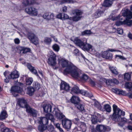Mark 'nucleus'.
Instances as JSON below:
<instances>
[{
    "instance_id": "nucleus-42",
    "label": "nucleus",
    "mask_w": 132,
    "mask_h": 132,
    "mask_svg": "<svg viewBox=\"0 0 132 132\" xmlns=\"http://www.w3.org/2000/svg\"><path fill=\"white\" fill-rule=\"evenodd\" d=\"M76 106L78 109L81 111H82L84 109L83 105L80 103L79 102L76 105Z\"/></svg>"
},
{
    "instance_id": "nucleus-33",
    "label": "nucleus",
    "mask_w": 132,
    "mask_h": 132,
    "mask_svg": "<svg viewBox=\"0 0 132 132\" xmlns=\"http://www.w3.org/2000/svg\"><path fill=\"white\" fill-rule=\"evenodd\" d=\"M81 17V16H77L76 15L73 17L70 18L69 19L70 20H72L74 21L77 22L80 20Z\"/></svg>"
},
{
    "instance_id": "nucleus-56",
    "label": "nucleus",
    "mask_w": 132,
    "mask_h": 132,
    "mask_svg": "<svg viewBox=\"0 0 132 132\" xmlns=\"http://www.w3.org/2000/svg\"><path fill=\"white\" fill-rule=\"evenodd\" d=\"M96 118V116H95V118H94H94H92L91 120L92 122L94 124L96 123L97 122V120Z\"/></svg>"
},
{
    "instance_id": "nucleus-15",
    "label": "nucleus",
    "mask_w": 132,
    "mask_h": 132,
    "mask_svg": "<svg viewBox=\"0 0 132 132\" xmlns=\"http://www.w3.org/2000/svg\"><path fill=\"white\" fill-rule=\"evenodd\" d=\"M27 68L32 73L36 76L39 77L37 71L34 67H32L30 64L29 63L27 64Z\"/></svg>"
},
{
    "instance_id": "nucleus-55",
    "label": "nucleus",
    "mask_w": 132,
    "mask_h": 132,
    "mask_svg": "<svg viewBox=\"0 0 132 132\" xmlns=\"http://www.w3.org/2000/svg\"><path fill=\"white\" fill-rule=\"evenodd\" d=\"M14 42L16 44H19L20 43V40L18 38H16L14 40Z\"/></svg>"
},
{
    "instance_id": "nucleus-40",
    "label": "nucleus",
    "mask_w": 132,
    "mask_h": 132,
    "mask_svg": "<svg viewBox=\"0 0 132 132\" xmlns=\"http://www.w3.org/2000/svg\"><path fill=\"white\" fill-rule=\"evenodd\" d=\"M53 50L55 51L58 52L60 50V47L58 45L56 44H54L52 46Z\"/></svg>"
},
{
    "instance_id": "nucleus-10",
    "label": "nucleus",
    "mask_w": 132,
    "mask_h": 132,
    "mask_svg": "<svg viewBox=\"0 0 132 132\" xmlns=\"http://www.w3.org/2000/svg\"><path fill=\"white\" fill-rule=\"evenodd\" d=\"M60 88L61 90H64L68 92L69 90L70 87L68 84L63 81H62L60 85Z\"/></svg>"
},
{
    "instance_id": "nucleus-29",
    "label": "nucleus",
    "mask_w": 132,
    "mask_h": 132,
    "mask_svg": "<svg viewBox=\"0 0 132 132\" xmlns=\"http://www.w3.org/2000/svg\"><path fill=\"white\" fill-rule=\"evenodd\" d=\"M108 81L109 83V85L112 86H114L115 84H118L119 82L118 80L115 79L109 80Z\"/></svg>"
},
{
    "instance_id": "nucleus-9",
    "label": "nucleus",
    "mask_w": 132,
    "mask_h": 132,
    "mask_svg": "<svg viewBox=\"0 0 132 132\" xmlns=\"http://www.w3.org/2000/svg\"><path fill=\"white\" fill-rule=\"evenodd\" d=\"M18 104L20 107L22 108H25L26 109L29 106L27 104V102L26 100L23 98L19 99L18 101Z\"/></svg>"
},
{
    "instance_id": "nucleus-52",
    "label": "nucleus",
    "mask_w": 132,
    "mask_h": 132,
    "mask_svg": "<svg viewBox=\"0 0 132 132\" xmlns=\"http://www.w3.org/2000/svg\"><path fill=\"white\" fill-rule=\"evenodd\" d=\"M117 31L118 34L120 35L122 34L123 33V29L120 28H118L117 29Z\"/></svg>"
},
{
    "instance_id": "nucleus-47",
    "label": "nucleus",
    "mask_w": 132,
    "mask_h": 132,
    "mask_svg": "<svg viewBox=\"0 0 132 132\" xmlns=\"http://www.w3.org/2000/svg\"><path fill=\"white\" fill-rule=\"evenodd\" d=\"M125 86L126 88L130 89L132 88V82H126Z\"/></svg>"
},
{
    "instance_id": "nucleus-20",
    "label": "nucleus",
    "mask_w": 132,
    "mask_h": 132,
    "mask_svg": "<svg viewBox=\"0 0 132 132\" xmlns=\"http://www.w3.org/2000/svg\"><path fill=\"white\" fill-rule=\"evenodd\" d=\"M92 46L89 44L84 43L82 49L84 51H91L92 50Z\"/></svg>"
},
{
    "instance_id": "nucleus-62",
    "label": "nucleus",
    "mask_w": 132,
    "mask_h": 132,
    "mask_svg": "<svg viewBox=\"0 0 132 132\" xmlns=\"http://www.w3.org/2000/svg\"><path fill=\"white\" fill-rule=\"evenodd\" d=\"M52 37L54 39V40L55 42H57V38H55L54 36H52Z\"/></svg>"
},
{
    "instance_id": "nucleus-24",
    "label": "nucleus",
    "mask_w": 132,
    "mask_h": 132,
    "mask_svg": "<svg viewBox=\"0 0 132 132\" xmlns=\"http://www.w3.org/2000/svg\"><path fill=\"white\" fill-rule=\"evenodd\" d=\"M11 78L12 79L18 78L19 77V75L18 72L16 70L12 72L10 75Z\"/></svg>"
},
{
    "instance_id": "nucleus-7",
    "label": "nucleus",
    "mask_w": 132,
    "mask_h": 132,
    "mask_svg": "<svg viewBox=\"0 0 132 132\" xmlns=\"http://www.w3.org/2000/svg\"><path fill=\"white\" fill-rule=\"evenodd\" d=\"M56 56L53 52L51 53L50 57L48 59V62L49 64L54 66L56 63Z\"/></svg>"
},
{
    "instance_id": "nucleus-8",
    "label": "nucleus",
    "mask_w": 132,
    "mask_h": 132,
    "mask_svg": "<svg viewBox=\"0 0 132 132\" xmlns=\"http://www.w3.org/2000/svg\"><path fill=\"white\" fill-rule=\"evenodd\" d=\"M25 11L27 13L32 15H36L37 14V10L32 6L26 8Z\"/></svg>"
},
{
    "instance_id": "nucleus-41",
    "label": "nucleus",
    "mask_w": 132,
    "mask_h": 132,
    "mask_svg": "<svg viewBox=\"0 0 132 132\" xmlns=\"http://www.w3.org/2000/svg\"><path fill=\"white\" fill-rule=\"evenodd\" d=\"M33 81V79L31 78H27L26 79V84L27 85H30Z\"/></svg>"
},
{
    "instance_id": "nucleus-38",
    "label": "nucleus",
    "mask_w": 132,
    "mask_h": 132,
    "mask_svg": "<svg viewBox=\"0 0 132 132\" xmlns=\"http://www.w3.org/2000/svg\"><path fill=\"white\" fill-rule=\"evenodd\" d=\"M131 19H126L124 20V24H126L128 26H130L132 24V20H130Z\"/></svg>"
},
{
    "instance_id": "nucleus-17",
    "label": "nucleus",
    "mask_w": 132,
    "mask_h": 132,
    "mask_svg": "<svg viewBox=\"0 0 132 132\" xmlns=\"http://www.w3.org/2000/svg\"><path fill=\"white\" fill-rule=\"evenodd\" d=\"M11 90L12 92L20 93L23 91V89L22 88L20 87L19 86H16L12 87Z\"/></svg>"
},
{
    "instance_id": "nucleus-11",
    "label": "nucleus",
    "mask_w": 132,
    "mask_h": 132,
    "mask_svg": "<svg viewBox=\"0 0 132 132\" xmlns=\"http://www.w3.org/2000/svg\"><path fill=\"white\" fill-rule=\"evenodd\" d=\"M122 15L124 16H126V19L132 18V12L127 9L122 11Z\"/></svg>"
},
{
    "instance_id": "nucleus-49",
    "label": "nucleus",
    "mask_w": 132,
    "mask_h": 132,
    "mask_svg": "<svg viewBox=\"0 0 132 132\" xmlns=\"http://www.w3.org/2000/svg\"><path fill=\"white\" fill-rule=\"evenodd\" d=\"M124 21H117L115 22V25L117 26H119L121 25L124 24Z\"/></svg>"
},
{
    "instance_id": "nucleus-61",
    "label": "nucleus",
    "mask_w": 132,
    "mask_h": 132,
    "mask_svg": "<svg viewBox=\"0 0 132 132\" xmlns=\"http://www.w3.org/2000/svg\"><path fill=\"white\" fill-rule=\"evenodd\" d=\"M128 37L131 39H132V34L129 33L128 35Z\"/></svg>"
},
{
    "instance_id": "nucleus-37",
    "label": "nucleus",
    "mask_w": 132,
    "mask_h": 132,
    "mask_svg": "<svg viewBox=\"0 0 132 132\" xmlns=\"http://www.w3.org/2000/svg\"><path fill=\"white\" fill-rule=\"evenodd\" d=\"M33 87L36 90H38L40 87V84L37 82H34L33 84Z\"/></svg>"
},
{
    "instance_id": "nucleus-13",
    "label": "nucleus",
    "mask_w": 132,
    "mask_h": 132,
    "mask_svg": "<svg viewBox=\"0 0 132 132\" xmlns=\"http://www.w3.org/2000/svg\"><path fill=\"white\" fill-rule=\"evenodd\" d=\"M102 56L103 58L110 60L112 58V54L109 51H106L103 53Z\"/></svg>"
},
{
    "instance_id": "nucleus-53",
    "label": "nucleus",
    "mask_w": 132,
    "mask_h": 132,
    "mask_svg": "<svg viewBox=\"0 0 132 132\" xmlns=\"http://www.w3.org/2000/svg\"><path fill=\"white\" fill-rule=\"evenodd\" d=\"M121 17L118 16L116 17H113L111 19L113 21H114L115 20H117L118 19H119V20H122L123 19L122 18H121Z\"/></svg>"
},
{
    "instance_id": "nucleus-50",
    "label": "nucleus",
    "mask_w": 132,
    "mask_h": 132,
    "mask_svg": "<svg viewBox=\"0 0 132 132\" xmlns=\"http://www.w3.org/2000/svg\"><path fill=\"white\" fill-rule=\"evenodd\" d=\"M73 53L76 56L79 55V51L78 49H76L74 50Z\"/></svg>"
},
{
    "instance_id": "nucleus-51",
    "label": "nucleus",
    "mask_w": 132,
    "mask_h": 132,
    "mask_svg": "<svg viewBox=\"0 0 132 132\" xmlns=\"http://www.w3.org/2000/svg\"><path fill=\"white\" fill-rule=\"evenodd\" d=\"M102 12L99 10H98L95 13V15L96 16V18H98L101 16Z\"/></svg>"
},
{
    "instance_id": "nucleus-1",
    "label": "nucleus",
    "mask_w": 132,
    "mask_h": 132,
    "mask_svg": "<svg viewBox=\"0 0 132 132\" xmlns=\"http://www.w3.org/2000/svg\"><path fill=\"white\" fill-rule=\"evenodd\" d=\"M59 63L63 68H66L63 71V73L64 75L70 74L73 77L77 78L79 75V72L78 71L77 68L72 63L68 64V61L63 59L58 60Z\"/></svg>"
},
{
    "instance_id": "nucleus-64",
    "label": "nucleus",
    "mask_w": 132,
    "mask_h": 132,
    "mask_svg": "<svg viewBox=\"0 0 132 132\" xmlns=\"http://www.w3.org/2000/svg\"><path fill=\"white\" fill-rule=\"evenodd\" d=\"M55 126L57 128V129H58L60 127V124L59 123H57L56 124Z\"/></svg>"
},
{
    "instance_id": "nucleus-58",
    "label": "nucleus",
    "mask_w": 132,
    "mask_h": 132,
    "mask_svg": "<svg viewBox=\"0 0 132 132\" xmlns=\"http://www.w3.org/2000/svg\"><path fill=\"white\" fill-rule=\"evenodd\" d=\"M126 96H128L129 98H132V93H129L127 94Z\"/></svg>"
},
{
    "instance_id": "nucleus-28",
    "label": "nucleus",
    "mask_w": 132,
    "mask_h": 132,
    "mask_svg": "<svg viewBox=\"0 0 132 132\" xmlns=\"http://www.w3.org/2000/svg\"><path fill=\"white\" fill-rule=\"evenodd\" d=\"M78 72H79V76L77 78L74 77L76 78H79L82 80L84 81H86L88 78V77L87 75L86 74H83L81 76H80L81 73L80 72L78 69Z\"/></svg>"
},
{
    "instance_id": "nucleus-27",
    "label": "nucleus",
    "mask_w": 132,
    "mask_h": 132,
    "mask_svg": "<svg viewBox=\"0 0 132 132\" xmlns=\"http://www.w3.org/2000/svg\"><path fill=\"white\" fill-rule=\"evenodd\" d=\"M8 115L6 111L5 110L2 111L0 114V120L5 119L7 117Z\"/></svg>"
},
{
    "instance_id": "nucleus-45",
    "label": "nucleus",
    "mask_w": 132,
    "mask_h": 132,
    "mask_svg": "<svg viewBox=\"0 0 132 132\" xmlns=\"http://www.w3.org/2000/svg\"><path fill=\"white\" fill-rule=\"evenodd\" d=\"M92 33L90 30H86L82 32L81 33V35L83 36L85 35H89Z\"/></svg>"
},
{
    "instance_id": "nucleus-46",
    "label": "nucleus",
    "mask_w": 132,
    "mask_h": 132,
    "mask_svg": "<svg viewBox=\"0 0 132 132\" xmlns=\"http://www.w3.org/2000/svg\"><path fill=\"white\" fill-rule=\"evenodd\" d=\"M38 129L39 131L41 132L44 131L46 129V127H45L44 125H39L38 126Z\"/></svg>"
},
{
    "instance_id": "nucleus-48",
    "label": "nucleus",
    "mask_w": 132,
    "mask_h": 132,
    "mask_svg": "<svg viewBox=\"0 0 132 132\" xmlns=\"http://www.w3.org/2000/svg\"><path fill=\"white\" fill-rule=\"evenodd\" d=\"M48 131L51 132H52L54 130V128L52 125H50L46 127Z\"/></svg>"
},
{
    "instance_id": "nucleus-44",
    "label": "nucleus",
    "mask_w": 132,
    "mask_h": 132,
    "mask_svg": "<svg viewBox=\"0 0 132 132\" xmlns=\"http://www.w3.org/2000/svg\"><path fill=\"white\" fill-rule=\"evenodd\" d=\"M131 75L128 73H126L124 75V78L125 80H130V79Z\"/></svg>"
},
{
    "instance_id": "nucleus-2",
    "label": "nucleus",
    "mask_w": 132,
    "mask_h": 132,
    "mask_svg": "<svg viewBox=\"0 0 132 132\" xmlns=\"http://www.w3.org/2000/svg\"><path fill=\"white\" fill-rule=\"evenodd\" d=\"M113 112L111 118L113 121L116 122H119L121 119V117L125 115V112L121 110L115 104L113 105Z\"/></svg>"
},
{
    "instance_id": "nucleus-63",
    "label": "nucleus",
    "mask_w": 132,
    "mask_h": 132,
    "mask_svg": "<svg viewBox=\"0 0 132 132\" xmlns=\"http://www.w3.org/2000/svg\"><path fill=\"white\" fill-rule=\"evenodd\" d=\"M128 129L130 130H132V126L130 125H129L128 126Z\"/></svg>"
},
{
    "instance_id": "nucleus-35",
    "label": "nucleus",
    "mask_w": 132,
    "mask_h": 132,
    "mask_svg": "<svg viewBox=\"0 0 132 132\" xmlns=\"http://www.w3.org/2000/svg\"><path fill=\"white\" fill-rule=\"evenodd\" d=\"M28 92L30 96L32 95L34 93L35 91V89L32 87H29L28 88Z\"/></svg>"
},
{
    "instance_id": "nucleus-26",
    "label": "nucleus",
    "mask_w": 132,
    "mask_h": 132,
    "mask_svg": "<svg viewBox=\"0 0 132 132\" xmlns=\"http://www.w3.org/2000/svg\"><path fill=\"white\" fill-rule=\"evenodd\" d=\"M33 2V0H23L22 4L23 6L26 7L32 4Z\"/></svg>"
},
{
    "instance_id": "nucleus-4",
    "label": "nucleus",
    "mask_w": 132,
    "mask_h": 132,
    "mask_svg": "<svg viewBox=\"0 0 132 132\" xmlns=\"http://www.w3.org/2000/svg\"><path fill=\"white\" fill-rule=\"evenodd\" d=\"M28 38L31 43L35 45H36L38 43V39L34 33H29L28 34Z\"/></svg>"
},
{
    "instance_id": "nucleus-3",
    "label": "nucleus",
    "mask_w": 132,
    "mask_h": 132,
    "mask_svg": "<svg viewBox=\"0 0 132 132\" xmlns=\"http://www.w3.org/2000/svg\"><path fill=\"white\" fill-rule=\"evenodd\" d=\"M71 93L72 94L80 93L89 98H91L93 96L92 95L86 91L82 90H79V88L77 86H75L72 88Z\"/></svg>"
},
{
    "instance_id": "nucleus-12",
    "label": "nucleus",
    "mask_w": 132,
    "mask_h": 132,
    "mask_svg": "<svg viewBox=\"0 0 132 132\" xmlns=\"http://www.w3.org/2000/svg\"><path fill=\"white\" fill-rule=\"evenodd\" d=\"M27 108V109H26L27 112L29 113L30 115L32 116V117H36L37 114V111L34 109L31 108L29 106Z\"/></svg>"
},
{
    "instance_id": "nucleus-36",
    "label": "nucleus",
    "mask_w": 132,
    "mask_h": 132,
    "mask_svg": "<svg viewBox=\"0 0 132 132\" xmlns=\"http://www.w3.org/2000/svg\"><path fill=\"white\" fill-rule=\"evenodd\" d=\"M82 13V11L79 10H75L73 13L74 14L77 16H80V15H81Z\"/></svg>"
},
{
    "instance_id": "nucleus-30",
    "label": "nucleus",
    "mask_w": 132,
    "mask_h": 132,
    "mask_svg": "<svg viewBox=\"0 0 132 132\" xmlns=\"http://www.w3.org/2000/svg\"><path fill=\"white\" fill-rule=\"evenodd\" d=\"M55 116L57 119H62L65 117L62 114V113L61 112L59 111V112H55Z\"/></svg>"
},
{
    "instance_id": "nucleus-57",
    "label": "nucleus",
    "mask_w": 132,
    "mask_h": 132,
    "mask_svg": "<svg viewBox=\"0 0 132 132\" xmlns=\"http://www.w3.org/2000/svg\"><path fill=\"white\" fill-rule=\"evenodd\" d=\"M63 18L64 19H67L69 18V16L66 14L63 13Z\"/></svg>"
},
{
    "instance_id": "nucleus-25",
    "label": "nucleus",
    "mask_w": 132,
    "mask_h": 132,
    "mask_svg": "<svg viewBox=\"0 0 132 132\" xmlns=\"http://www.w3.org/2000/svg\"><path fill=\"white\" fill-rule=\"evenodd\" d=\"M71 101L72 103L76 105L78 103H79L80 102V100L78 97L73 96L71 99Z\"/></svg>"
},
{
    "instance_id": "nucleus-34",
    "label": "nucleus",
    "mask_w": 132,
    "mask_h": 132,
    "mask_svg": "<svg viewBox=\"0 0 132 132\" xmlns=\"http://www.w3.org/2000/svg\"><path fill=\"white\" fill-rule=\"evenodd\" d=\"M104 109L107 112L109 113L111 111V108L110 105L108 104H106L104 105Z\"/></svg>"
},
{
    "instance_id": "nucleus-16",
    "label": "nucleus",
    "mask_w": 132,
    "mask_h": 132,
    "mask_svg": "<svg viewBox=\"0 0 132 132\" xmlns=\"http://www.w3.org/2000/svg\"><path fill=\"white\" fill-rule=\"evenodd\" d=\"M0 132H14L13 130H10L6 128L2 122H0Z\"/></svg>"
},
{
    "instance_id": "nucleus-6",
    "label": "nucleus",
    "mask_w": 132,
    "mask_h": 132,
    "mask_svg": "<svg viewBox=\"0 0 132 132\" xmlns=\"http://www.w3.org/2000/svg\"><path fill=\"white\" fill-rule=\"evenodd\" d=\"M62 124L63 127L68 130L70 129L72 124L71 121L67 119H63L62 120Z\"/></svg>"
},
{
    "instance_id": "nucleus-31",
    "label": "nucleus",
    "mask_w": 132,
    "mask_h": 132,
    "mask_svg": "<svg viewBox=\"0 0 132 132\" xmlns=\"http://www.w3.org/2000/svg\"><path fill=\"white\" fill-rule=\"evenodd\" d=\"M46 117L48 120H50L51 121L54 123L55 119L54 118L53 116L51 114L48 113L46 115Z\"/></svg>"
},
{
    "instance_id": "nucleus-23",
    "label": "nucleus",
    "mask_w": 132,
    "mask_h": 132,
    "mask_svg": "<svg viewBox=\"0 0 132 132\" xmlns=\"http://www.w3.org/2000/svg\"><path fill=\"white\" fill-rule=\"evenodd\" d=\"M39 123L44 125H46L48 123V120L46 117L40 118L39 120Z\"/></svg>"
},
{
    "instance_id": "nucleus-14",
    "label": "nucleus",
    "mask_w": 132,
    "mask_h": 132,
    "mask_svg": "<svg viewBox=\"0 0 132 132\" xmlns=\"http://www.w3.org/2000/svg\"><path fill=\"white\" fill-rule=\"evenodd\" d=\"M112 91L116 94L119 95L126 96L127 94L125 91L120 90L118 89H113Z\"/></svg>"
},
{
    "instance_id": "nucleus-21",
    "label": "nucleus",
    "mask_w": 132,
    "mask_h": 132,
    "mask_svg": "<svg viewBox=\"0 0 132 132\" xmlns=\"http://www.w3.org/2000/svg\"><path fill=\"white\" fill-rule=\"evenodd\" d=\"M18 49L19 50L20 52L22 51V53L24 54L29 52L30 51V49L29 48L21 46H18Z\"/></svg>"
},
{
    "instance_id": "nucleus-60",
    "label": "nucleus",
    "mask_w": 132,
    "mask_h": 132,
    "mask_svg": "<svg viewBox=\"0 0 132 132\" xmlns=\"http://www.w3.org/2000/svg\"><path fill=\"white\" fill-rule=\"evenodd\" d=\"M62 11L64 12H66L67 11V8L66 6H64L62 7Z\"/></svg>"
},
{
    "instance_id": "nucleus-32",
    "label": "nucleus",
    "mask_w": 132,
    "mask_h": 132,
    "mask_svg": "<svg viewBox=\"0 0 132 132\" xmlns=\"http://www.w3.org/2000/svg\"><path fill=\"white\" fill-rule=\"evenodd\" d=\"M109 69L113 73L116 75H117L118 74V72L116 67L114 66L110 67H109Z\"/></svg>"
},
{
    "instance_id": "nucleus-22",
    "label": "nucleus",
    "mask_w": 132,
    "mask_h": 132,
    "mask_svg": "<svg viewBox=\"0 0 132 132\" xmlns=\"http://www.w3.org/2000/svg\"><path fill=\"white\" fill-rule=\"evenodd\" d=\"M74 42L78 46L81 48L84 43L80 39L77 38H75L74 40Z\"/></svg>"
},
{
    "instance_id": "nucleus-59",
    "label": "nucleus",
    "mask_w": 132,
    "mask_h": 132,
    "mask_svg": "<svg viewBox=\"0 0 132 132\" xmlns=\"http://www.w3.org/2000/svg\"><path fill=\"white\" fill-rule=\"evenodd\" d=\"M127 119L125 118H122L121 117V119L119 121H123L124 122H127Z\"/></svg>"
},
{
    "instance_id": "nucleus-43",
    "label": "nucleus",
    "mask_w": 132,
    "mask_h": 132,
    "mask_svg": "<svg viewBox=\"0 0 132 132\" xmlns=\"http://www.w3.org/2000/svg\"><path fill=\"white\" fill-rule=\"evenodd\" d=\"M60 2L61 4L67 3H73V1L72 0H60Z\"/></svg>"
},
{
    "instance_id": "nucleus-54",
    "label": "nucleus",
    "mask_w": 132,
    "mask_h": 132,
    "mask_svg": "<svg viewBox=\"0 0 132 132\" xmlns=\"http://www.w3.org/2000/svg\"><path fill=\"white\" fill-rule=\"evenodd\" d=\"M57 18L60 19H62L63 18V14L59 13L57 15Z\"/></svg>"
},
{
    "instance_id": "nucleus-19",
    "label": "nucleus",
    "mask_w": 132,
    "mask_h": 132,
    "mask_svg": "<svg viewBox=\"0 0 132 132\" xmlns=\"http://www.w3.org/2000/svg\"><path fill=\"white\" fill-rule=\"evenodd\" d=\"M43 109L44 112L46 113H49L51 112L52 107L49 104H45L44 105Z\"/></svg>"
},
{
    "instance_id": "nucleus-18",
    "label": "nucleus",
    "mask_w": 132,
    "mask_h": 132,
    "mask_svg": "<svg viewBox=\"0 0 132 132\" xmlns=\"http://www.w3.org/2000/svg\"><path fill=\"white\" fill-rule=\"evenodd\" d=\"M54 16V14L50 12L45 13L43 15L44 18L47 20L53 19Z\"/></svg>"
},
{
    "instance_id": "nucleus-39",
    "label": "nucleus",
    "mask_w": 132,
    "mask_h": 132,
    "mask_svg": "<svg viewBox=\"0 0 132 132\" xmlns=\"http://www.w3.org/2000/svg\"><path fill=\"white\" fill-rule=\"evenodd\" d=\"M44 43L47 45H50L52 42L51 39L48 37H45L44 40Z\"/></svg>"
},
{
    "instance_id": "nucleus-5",
    "label": "nucleus",
    "mask_w": 132,
    "mask_h": 132,
    "mask_svg": "<svg viewBox=\"0 0 132 132\" xmlns=\"http://www.w3.org/2000/svg\"><path fill=\"white\" fill-rule=\"evenodd\" d=\"M96 129L99 132L108 131L111 129L110 127L102 125H98L96 126Z\"/></svg>"
}]
</instances>
